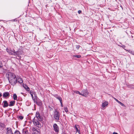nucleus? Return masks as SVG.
Here are the masks:
<instances>
[{"label": "nucleus", "instance_id": "5", "mask_svg": "<svg viewBox=\"0 0 134 134\" xmlns=\"http://www.w3.org/2000/svg\"><path fill=\"white\" fill-rule=\"evenodd\" d=\"M82 93L81 95L84 97H87L89 93L87 89L83 90L82 91Z\"/></svg>", "mask_w": 134, "mask_h": 134}, {"label": "nucleus", "instance_id": "43", "mask_svg": "<svg viewBox=\"0 0 134 134\" xmlns=\"http://www.w3.org/2000/svg\"><path fill=\"white\" fill-rule=\"evenodd\" d=\"M0 70H3V69H1Z\"/></svg>", "mask_w": 134, "mask_h": 134}, {"label": "nucleus", "instance_id": "17", "mask_svg": "<svg viewBox=\"0 0 134 134\" xmlns=\"http://www.w3.org/2000/svg\"><path fill=\"white\" fill-rule=\"evenodd\" d=\"M38 105H41L42 104V103L41 100L39 99L37 102L35 103Z\"/></svg>", "mask_w": 134, "mask_h": 134}, {"label": "nucleus", "instance_id": "9", "mask_svg": "<svg viewBox=\"0 0 134 134\" xmlns=\"http://www.w3.org/2000/svg\"><path fill=\"white\" fill-rule=\"evenodd\" d=\"M22 53V51L20 50H18V51L15 52V55H17L19 56V55L21 54Z\"/></svg>", "mask_w": 134, "mask_h": 134}, {"label": "nucleus", "instance_id": "40", "mask_svg": "<svg viewBox=\"0 0 134 134\" xmlns=\"http://www.w3.org/2000/svg\"><path fill=\"white\" fill-rule=\"evenodd\" d=\"M113 134H118L117 133L115 132H114L113 133Z\"/></svg>", "mask_w": 134, "mask_h": 134}, {"label": "nucleus", "instance_id": "25", "mask_svg": "<svg viewBox=\"0 0 134 134\" xmlns=\"http://www.w3.org/2000/svg\"><path fill=\"white\" fill-rule=\"evenodd\" d=\"M57 98L59 100L60 102L62 101V98H61V97H57Z\"/></svg>", "mask_w": 134, "mask_h": 134}, {"label": "nucleus", "instance_id": "26", "mask_svg": "<svg viewBox=\"0 0 134 134\" xmlns=\"http://www.w3.org/2000/svg\"><path fill=\"white\" fill-rule=\"evenodd\" d=\"M40 133L38 131H36L34 132V133H32V134H40Z\"/></svg>", "mask_w": 134, "mask_h": 134}, {"label": "nucleus", "instance_id": "12", "mask_svg": "<svg viewBox=\"0 0 134 134\" xmlns=\"http://www.w3.org/2000/svg\"><path fill=\"white\" fill-rule=\"evenodd\" d=\"M108 102L105 101L102 103V107L104 108L108 104Z\"/></svg>", "mask_w": 134, "mask_h": 134}, {"label": "nucleus", "instance_id": "2", "mask_svg": "<svg viewBox=\"0 0 134 134\" xmlns=\"http://www.w3.org/2000/svg\"><path fill=\"white\" fill-rule=\"evenodd\" d=\"M54 118L57 120H59V117L60 116L59 113L56 109H55L54 113Z\"/></svg>", "mask_w": 134, "mask_h": 134}, {"label": "nucleus", "instance_id": "37", "mask_svg": "<svg viewBox=\"0 0 134 134\" xmlns=\"http://www.w3.org/2000/svg\"><path fill=\"white\" fill-rule=\"evenodd\" d=\"M81 11L80 10H79L78 11V12L79 14H80L81 13Z\"/></svg>", "mask_w": 134, "mask_h": 134}, {"label": "nucleus", "instance_id": "23", "mask_svg": "<svg viewBox=\"0 0 134 134\" xmlns=\"http://www.w3.org/2000/svg\"><path fill=\"white\" fill-rule=\"evenodd\" d=\"M0 126L2 127H5V125L3 123H0Z\"/></svg>", "mask_w": 134, "mask_h": 134}, {"label": "nucleus", "instance_id": "16", "mask_svg": "<svg viewBox=\"0 0 134 134\" xmlns=\"http://www.w3.org/2000/svg\"><path fill=\"white\" fill-rule=\"evenodd\" d=\"M15 103V101H11L10 102V104L9 105V106H11L14 105V104Z\"/></svg>", "mask_w": 134, "mask_h": 134}, {"label": "nucleus", "instance_id": "41", "mask_svg": "<svg viewBox=\"0 0 134 134\" xmlns=\"http://www.w3.org/2000/svg\"><path fill=\"white\" fill-rule=\"evenodd\" d=\"M131 88H134V86H132V87H131Z\"/></svg>", "mask_w": 134, "mask_h": 134}, {"label": "nucleus", "instance_id": "1", "mask_svg": "<svg viewBox=\"0 0 134 134\" xmlns=\"http://www.w3.org/2000/svg\"><path fill=\"white\" fill-rule=\"evenodd\" d=\"M8 78L9 82L13 85H15L17 81L16 76H9Z\"/></svg>", "mask_w": 134, "mask_h": 134}, {"label": "nucleus", "instance_id": "39", "mask_svg": "<svg viewBox=\"0 0 134 134\" xmlns=\"http://www.w3.org/2000/svg\"><path fill=\"white\" fill-rule=\"evenodd\" d=\"M130 52V53H131L132 54H133L134 55V53L132 52V51Z\"/></svg>", "mask_w": 134, "mask_h": 134}, {"label": "nucleus", "instance_id": "33", "mask_svg": "<svg viewBox=\"0 0 134 134\" xmlns=\"http://www.w3.org/2000/svg\"><path fill=\"white\" fill-rule=\"evenodd\" d=\"M120 46L122 47L123 48H124L125 47V46L124 45H122L121 46Z\"/></svg>", "mask_w": 134, "mask_h": 134}, {"label": "nucleus", "instance_id": "8", "mask_svg": "<svg viewBox=\"0 0 134 134\" xmlns=\"http://www.w3.org/2000/svg\"><path fill=\"white\" fill-rule=\"evenodd\" d=\"M54 130L56 132H58L59 131V129L58 126L57 124H55L53 125Z\"/></svg>", "mask_w": 134, "mask_h": 134}, {"label": "nucleus", "instance_id": "4", "mask_svg": "<svg viewBox=\"0 0 134 134\" xmlns=\"http://www.w3.org/2000/svg\"><path fill=\"white\" fill-rule=\"evenodd\" d=\"M6 51L10 54L15 55V54H16L15 51L13 49L7 48L6 49Z\"/></svg>", "mask_w": 134, "mask_h": 134}, {"label": "nucleus", "instance_id": "20", "mask_svg": "<svg viewBox=\"0 0 134 134\" xmlns=\"http://www.w3.org/2000/svg\"><path fill=\"white\" fill-rule=\"evenodd\" d=\"M6 75H13V74L10 72H7L6 74Z\"/></svg>", "mask_w": 134, "mask_h": 134}, {"label": "nucleus", "instance_id": "7", "mask_svg": "<svg viewBox=\"0 0 134 134\" xmlns=\"http://www.w3.org/2000/svg\"><path fill=\"white\" fill-rule=\"evenodd\" d=\"M6 134H13L11 129L10 127L7 128L6 129Z\"/></svg>", "mask_w": 134, "mask_h": 134}, {"label": "nucleus", "instance_id": "24", "mask_svg": "<svg viewBox=\"0 0 134 134\" xmlns=\"http://www.w3.org/2000/svg\"><path fill=\"white\" fill-rule=\"evenodd\" d=\"M75 128L76 130V132H78L79 133H80V131L77 128V127L76 126V125H75Z\"/></svg>", "mask_w": 134, "mask_h": 134}, {"label": "nucleus", "instance_id": "13", "mask_svg": "<svg viewBox=\"0 0 134 134\" xmlns=\"http://www.w3.org/2000/svg\"><path fill=\"white\" fill-rule=\"evenodd\" d=\"M23 86L26 90L28 91H29L30 88L27 86L25 85H23Z\"/></svg>", "mask_w": 134, "mask_h": 134}, {"label": "nucleus", "instance_id": "34", "mask_svg": "<svg viewBox=\"0 0 134 134\" xmlns=\"http://www.w3.org/2000/svg\"><path fill=\"white\" fill-rule=\"evenodd\" d=\"M114 98V99L118 103L119 102V100H118L116 99V98Z\"/></svg>", "mask_w": 134, "mask_h": 134}, {"label": "nucleus", "instance_id": "35", "mask_svg": "<svg viewBox=\"0 0 134 134\" xmlns=\"http://www.w3.org/2000/svg\"><path fill=\"white\" fill-rule=\"evenodd\" d=\"M80 46L79 45H77L76 46V48L77 49H78L79 48Z\"/></svg>", "mask_w": 134, "mask_h": 134}, {"label": "nucleus", "instance_id": "18", "mask_svg": "<svg viewBox=\"0 0 134 134\" xmlns=\"http://www.w3.org/2000/svg\"><path fill=\"white\" fill-rule=\"evenodd\" d=\"M33 100L34 102L35 103L37 102L38 101V100L39 99H38L36 96H35L34 98L33 99Z\"/></svg>", "mask_w": 134, "mask_h": 134}, {"label": "nucleus", "instance_id": "36", "mask_svg": "<svg viewBox=\"0 0 134 134\" xmlns=\"http://www.w3.org/2000/svg\"><path fill=\"white\" fill-rule=\"evenodd\" d=\"M60 103H61V106L62 107H63V104H62V101H61L60 102Z\"/></svg>", "mask_w": 134, "mask_h": 134}, {"label": "nucleus", "instance_id": "29", "mask_svg": "<svg viewBox=\"0 0 134 134\" xmlns=\"http://www.w3.org/2000/svg\"><path fill=\"white\" fill-rule=\"evenodd\" d=\"M118 103H119V104H120L121 105L123 106H125L124 104L123 103H122L121 102L119 101Z\"/></svg>", "mask_w": 134, "mask_h": 134}, {"label": "nucleus", "instance_id": "19", "mask_svg": "<svg viewBox=\"0 0 134 134\" xmlns=\"http://www.w3.org/2000/svg\"><path fill=\"white\" fill-rule=\"evenodd\" d=\"M23 80L21 78H19L18 79H17V81H18L20 83H22L23 82Z\"/></svg>", "mask_w": 134, "mask_h": 134}, {"label": "nucleus", "instance_id": "32", "mask_svg": "<svg viewBox=\"0 0 134 134\" xmlns=\"http://www.w3.org/2000/svg\"><path fill=\"white\" fill-rule=\"evenodd\" d=\"M14 134H20V133L19 131H16L15 132Z\"/></svg>", "mask_w": 134, "mask_h": 134}, {"label": "nucleus", "instance_id": "28", "mask_svg": "<svg viewBox=\"0 0 134 134\" xmlns=\"http://www.w3.org/2000/svg\"><path fill=\"white\" fill-rule=\"evenodd\" d=\"M64 110H65V111L66 112H68V110L67 107H65L64 108Z\"/></svg>", "mask_w": 134, "mask_h": 134}, {"label": "nucleus", "instance_id": "42", "mask_svg": "<svg viewBox=\"0 0 134 134\" xmlns=\"http://www.w3.org/2000/svg\"><path fill=\"white\" fill-rule=\"evenodd\" d=\"M2 96V94L1 93H0V97Z\"/></svg>", "mask_w": 134, "mask_h": 134}, {"label": "nucleus", "instance_id": "31", "mask_svg": "<svg viewBox=\"0 0 134 134\" xmlns=\"http://www.w3.org/2000/svg\"><path fill=\"white\" fill-rule=\"evenodd\" d=\"M75 92L76 94H79L81 95V94H82L80 93L78 91H76Z\"/></svg>", "mask_w": 134, "mask_h": 134}, {"label": "nucleus", "instance_id": "10", "mask_svg": "<svg viewBox=\"0 0 134 134\" xmlns=\"http://www.w3.org/2000/svg\"><path fill=\"white\" fill-rule=\"evenodd\" d=\"M9 95L10 94L9 92H6L4 93L3 96L4 97H6L8 96H9Z\"/></svg>", "mask_w": 134, "mask_h": 134}, {"label": "nucleus", "instance_id": "22", "mask_svg": "<svg viewBox=\"0 0 134 134\" xmlns=\"http://www.w3.org/2000/svg\"><path fill=\"white\" fill-rule=\"evenodd\" d=\"M73 56L74 57H76L78 58H79L81 57V56L79 55H74Z\"/></svg>", "mask_w": 134, "mask_h": 134}, {"label": "nucleus", "instance_id": "11", "mask_svg": "<svg viewBox=\"0 0 134 134\" xmlns=\"http://www.w3.org/2000/svg\"><path fill=\"white\" fill-rule=\"evenodd\" d=\"M4 107H8V104L7 103V101L6 100H4L3 102Z\"/></svg>", "mask_w": 134, "mask_h": 134}, {"label": "nucleus", "instance_id": "3", "mask_svg": "<svg viewBox=\"0 0 134 134\" xmlns=\"http://www.w3.org/2000/svg\"><path fill=\"white\" fill-rule=\"evenodd\" d=\"M34 124L37 127L40 128L41 126V125L36 118L34 119L33 120Z\"/></svg>", "mask_w": 134, "mask_h": 134}, {"label": "nucleus", "instance_id": "27", "mask_svg": "<svg viewBox=\"0 0 134 134\" xmlns=\"http://www.w3.org/2000/svg\"><path fill=\"white\" fill-rule=\"evenodd\" d=\"M32 130L33 131H34V132L38 131H37L36 130V129L35 128H33Z\"/></svg>", "mask_w": 134, "mask_h": 134}, {"label": "nucleus", "instance_id": "38", "mask_svg": "<svg viewBox=\"0 0 134 134\" xmlns=\"http://www.w3.org/2000/svg\"><path fill=\"white\" fill-rule=\"evenodd\" d=\"M2 64L1 63H0V68L2 67Z\"/></svg>", "mask_w": 134, "mask_h": 134}, {"label": "nucleus", "instance_id": "14", "mask_svg": "<svg viewBox=\"0 0 134 134\" xmlns=\"http://www.w3.org/2000/svg\"><path fill=\"white\" fill-rule=\"evenodd\" d=\"M23 132L24 134H28V131L26 129H24L23 130Z\"/></svg>", "mask_w": 134, "mask_h": 134}, {"label": "nucleus", "instance_id": "21", "mask_svg": "<svg viewBox=\"0 0 134 134\" xmlns=\"http://www.w3.org/2000/svg\"><path fill=\"white\" fill-rule=\"evenodd\" d=\"M17 98V96L15 94H14L13 95V99L14 100L16 99Z\"/></svg>", "mask_w": 134, "mask_h": 134}, {"label": "nucleus", "instance_id": "15", "mask_svg": "<svg viewBox=\"0 0 134 134\" xmlns=\"http://www.w3.org/2000/svg\"><path fill=\"white\" fill-rule=\"evenodd\" d=\"M30 94L31 95V96H32V99L34 98V97H35V96H36V94H35V92H30Z\"/></svg>", "mask_w": 134, "mask_h": 134}, {"label": "nucleus", "instance_id": "6", "mask_svg": "<svg viewBox=\"0 0 134 134\" xmlns=\"http://www.w3.org/2000/svg\"><path fill=\"white\" fill-rule=\"evenodd\" d=\"M36 118V119L38 120V121H40L42 120L41 117L40 116L39 113L37 112L36 114V117L34 118V119Z\"/></svg>", "mask_w": 134, "mask_h": 134}, {"label": "nucleus", "instance_id": "30", "mask_svg": "<svg viewBox=\"0 0 134 134\" xmlns=\"http://www.w3.org/2000/svg\"><path fill=\"white\" fill-rule=\"evenodd\" d=\"M18 118H19L21 120H22L23 118V117L22 116H19Z\"/></svg>", "mask_w": 134, "mask_h": 134}]
</instances>
